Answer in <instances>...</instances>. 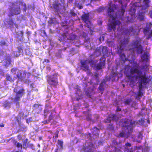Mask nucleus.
<instances>
[{"instance_id":"obj_1","label":"nucleus","mask_w":152,"mask_h":152,"mask_svg":"<svg viewBox=\"0 0 152 152\" xmlns=\"http://www.w3.org/2000/svg\"><path fill=\"white\" fill-rule=\"evenodd\" d=\"M118 2L121 5V8L118 9L117 12H115V10L117 9V6L113 4L112 1L108 4V7L107 10L108 16L109 17L108 24V30L109 31H115L116 29L117 26H119L121 24L120 20H122L125 11L126 6H124L123 5L121 0H118Z\"/></svg>"},{"instance_id":"obj_2","label":"nucleus","mask_w":152,"mask_h":152,"mask_svg":"<svg viewBox=\"0 0 152 152\" xmlns=\"http://www.w3.org/2000/svg\"><path fill=\"white\" fill-rule=\"evenodd\" d=\"M130 72L132 75L135 73L137 74L135 77V78L138 83L139 90L136 98L137 99H140L143 96L142 91H143V88L147 87L146 86L148 85L152 78L150 79L149 77L146 75V73L143 74L141 70L139 69L137 67L131 68Z\"/></svg>"},{"instance_id":"obj_3","label":"nucleus","mask_w":152,"mask_h":152,"mask_svg":"<svg viewBox=\"0 0 152 152\" xmlns=\"http://www.w3.org/2000/svg\"><path fill=\"white\" fill-rule=\"evenodd\" d=\"M20 87L18 86L15 87L13 91L15 93V97L13 98L14 102L16 105L19 106V101L20 99L25 94V90L23 88L19 89Z\"/></svg>"},{"instance_id":"obj_4","label":"nucleus","mask_w":152,"mask_h":152,"mask_svg":"<svg viewBox=\"0 0 152 152\" xmlns=\"http://www.w3.org/2000/svg\"><path fill=\"white\" fill-rule=\"evenodd\" d=\"M47 82L51 87L55 88L58 84V77L57 74L54 73L47 76Z\"/></svg>"},{"instance_id":"obj_5","label":"nucleus","mask_w":152,"mask_h":152,"mask_svg":"<svg viewBox=\"0 0 152 152\" xmlns=\"http://www.w3.org/2000/svg\"><path fill=\"white\" fill-rule=\"evenodd\" d=\"M87 63H89L91 65H94L95 62L93 60L88 59L84 61H81L80 63L81 65V68L86 72L87 75H90L91 73L90 69L89 68V66L87 64Z\"/></svg>"},{"instance_id":"obj_6","label":"nucleus","mask_w":152,"mask_h":152,"mask_svg":"<svg viewBox=\"0 0 152 152\" xmlns=\"http://www.w3.org/2000/svg\"><path fill=\"white\" fill-rule=\"evenodd\" d=\"M20 7L18 5H15V3L12 4V7L9 8V16L10 17L13 16L14 15H18L20 14Z\"/></svg>"},{"instance_id":"obj_7","label":"nucleus","mask_w":152,"mask_h":152,"mask_svg":"<svg viewBox=\"0 0 152 152\" xmlns=\"http://www.w3.org/2000/svg\"><path fill=\"white\" fill-rule=\"evenodd\" d=\"M134 49H136V53L138 54H141L143 52V48L141 44H139L137 46L129 49L128 51L131 52L132 55L131 57L132 59H133L132 56L134 58L135 56Z\"/></svg>"},{"instance_id":"obj_8","label":"nucleus","mask_w":152,"mask_h":152,"mask_svg":"<svg viewBox=\"0 0 152 152\" xmlns=\"http://www.w3.org/2000/svg\"><path fill=\"white\" fill-rule=\"evenodd\" d=\"M52 6L55 11L58 14H61L63 12L62 9L64 7V5L58 2H54L52 4Z\"/></svg>"},{"instance_id":"obj_9","label":"nucleus","mask_w":152,"mask_h":152,"mask_svg":"<svg viewBox=\"0 0 152 152\" xmlns=\"http://www.w3.org/2000/svg\"><path fill=\"white\" fill-rule=\"evenodd\" d=\"M129 39L128 38L124 39L123 40L121 41V44L120 48L118 49L117 53L118 54H121L124 50V47L129 42Z\"/></svg>"},{"instance_id":"obj_10","label":"nucleus","mask_w":152,"mask_h":152,"mask_svg":"<svg viewBox=\"0 0 152 152\" xmlns=\"http://www.w3.org/2000/svg\"><path fill=\"white\" fill-rule=\"evenodd\" d=\"M81 19L85 23L86 26L88 28H90L91 24V22L89 20V15L88 14L85 13L82 15L81 16Z\"/></svg>"},{"instance_id":"obj_11","label":"nucleus","mask_w":152,"mask_h":152,"mask_svg":"<svg viewBox=\"0 0 152 152\" xmlns=\"http://www.w3.org/2000/svg\"><path fill=\"white\" fill-rule=\"evenodd\" d=\"M130 121V119L128 118H122L121 120L120 124L123 128L127 127V129H128L129 126Z\"/></svg>"},{"instance_id":"obj_12","label":"nucleus","mask_w":152,"mask_h":152,"mask_svg":"<svg viewBox=\"0 0 152 152\" xmlns=\"http://www.w3.org/2000/svg\"><path fill=\"white\" fill-rule=\"evenodd\" d=\"M105 58L102 57L100 59L99 63L97 64L95 66V67L97 70H99L102 68V67L105 65Z\"/></svg>"},{"instance_id":"obj_13","label":"nucleus","mask_w":152,"mask_h":152,"mask_svg":"<svg viewBox=\"0 0 152 152\" xmlns=\"http://www.w3.org/2000/svg\"><path fill=\"white\" fill-rule=\"evenodd\" d=\"M26 76V74L25 73H22V72L18 70V71L16 76L18 80L20 81H24L25 78Z\"/></svg>"},{"instance_id":"obj_14","label":"nucleus","mask_w":152,"mask_h":152,"mask_svg":"<svg viewBox=\"0 0 152 152\" xmlns=\"http://www.w3.org/2000/svg\"><path fill=\"white\" fill-rule=\"evenodd\" d=\"M67 34L66 32L63 33L58 38V40L61 42H63V44L64 45L65 42H66L67 40Z\"/></svg>"},{"instance_id":"obj_15","label":"nucleus","mask_w":152,"mask_h":152,"mask_svg":"<svg viewBox=\"0 0 152 152\" xmlns=\"http://www.w3.org/2000/svg\"><path fill=\"white\" fill-rule=\"evenodd\" d=\"M149 2V0H144L143 4L142 6L141 10H145L147 9L150 7Z\"/></svg>"},{"instance_id":"obj_16","label":"nucleus","mask_w":152,"mask_h":152,"mask_svg":"<svg viewBox=\"0 0 152 152\" xmlns=\"http://www.w3.org/2000/svg\"><path fill=\"white\" fill-rule=\"evenodd\" d=\"M117 116L115 114H110L108 115L106 120L107 122L110 123L111 121H116Z\"/></svg>"},{"instance_id":"obj_17","label":"nucleus","mask_w":152,"mask_h":152,"mask_svg":"<svg viewBox=\"0 0 152 152\" xmlns=\"http://www.w3.org/2000/svg\"><path fill=\"white\" fill-rule=\"evenodd\" d=\"M67 34V40H73L75 39L77 37L76 35L72 33H69L68 32H66Z\"/></svg>"},{"instance_id":"obj_18","label":"nucleus","mask_w":152,"mask_h":152,"mask_svg":"<svg viewBox=\"0 0 152 152\" xmlns=\"http://www.w3.org/2000/svg\"><path fill=\"white\" fill-rule=\"evenodd\" d=\"M147 11H145L143 12H139L137 15V18L140 21H144L145 20V14L146 13Z\"/></svg>"},{"instance_id":"obj_19","label":"nucleus","mask_w":152,"mask_h":152,"mask_svg":"<svg viewBox=\"0 0 152 152\" xmlns=\"http://www.w3.org/2000/svg\"><path fill=\"white\" fill-rule=\"evenodd\" d=\"M135 31L134 28L132 26L129 27V28L127 29L125 31L126 34H134Z\"/></svg>"},{"instance_id":"obj_20","label":"nucleus","mask_w":152,"mask_h":152,"mask_svg":"<svg viewBox=\"0 0 152 152\" xmlns=\"http://www.w3.org/2000/svg\"><path fill=\"white\" fill-rule=\"evenodd\" d=\"M99 132V129L96 127H95L92 129L91 133L92 134L94 135L98 136Z\"/></svg>"},{"instance_id":"obj_21","label":"nucleus","mask_w":152,"mask_h":152,"mask_svg":"<svg viewBox=\"0 0 152 152\" xmlns=\"http://www.w3.org/2000/svg\"><path fill=\"white\" fill-rule=\"evenodd\" d=\"M101 50H102L104 56L107 55L108 54V50L107 49V47L101 46Z\"/></svg>"},{"instance_id":"obj_22","label":"nucleus","mask_w":152,"mask_h":152,"mask_svg":"<svg viewBox=\"0 0 152 152\" xmlns=\"http://www.w3.org/2000/svg\"><path fill=\"white\" fill-rule=\"evenodd\" d=\"M63 141L58 140L57 141V144L58 146V148L56 149V150H58V149L62 150L63 148Z\"/></svg>"},{"instance_id":"obj_23","label":"nucleus","mask_w":152,"mask_h":152,"mask_svg":"<svg viewBox=\"0 0 152 152\" xmlns=\"http://www.w3.org/2000/svg\"><path fill=\"white\" fill-rule=\"evenodd\" d=\"M130 123L129 124V127H130V132L132 131L133 129V127H134L135 126V124L136 122L135 121H133L131 119H130Z\"/></svg>"},{"instance_id":"obj_24","label":"nucleus","mask_w":152,"mask_h":152,"mask_svg":"<svg viewBox=\"0 0 152 152\" xmlns=\"http://www.w3.org/2000/svg\"><path fill=\"white\" fill-rule=\"evenodd\" d=\"M17 48L18 50V51H16L14 53V55L16 57L20 55V53H21V51H22V47L21 45L18 46Z\"/></svg>"},{"instance_id":"obj_25","label":"nucleus","mask_w":152,"mask_h":152,"mask_svg":"<svg viewBox=\"0 0 152 152\" xmlns=\"http://www.w3.org/2000/svg\"><path fill=\"white\" fill-rule=\"evenodd\" d=\"M6 79L7 81L11 82H14L15 80L12 77V76L8 74L6 75Z\"/></svg>"},{"instance_id":"obj_26","label":"nucleus","mask_w":152,"mask_h":152,"mask_svg":"<svg viewBox=\"0 0 152 152\" xmlns=\"http://www.w3.org/2000/svg\"><path fill=\"white\" fill-rule=\"evenodd\" d=\"M15 122L17 121L18 123L19 126H20L22 124L21 121V117L20 116L18 115L15 117Z\"/></svg>"},{"instance_id":"obj_27","label":"nucleus","mask_w":152,"mask_h":152,"mask_svg":"<svg viewBox=\"0 0 152 152\" xmlns=\"http://www.w3.org/2000/svg\"><path fill=\"white\" fill-rule=\"evenodd\" d=\"M140 43V42L138 40H134L133 41L131 45L132 46L135 47L138 46L139 44H141Z\"/></svg>"},{"instance_id":"obj_28","label":"nucleus","mask_w":152,"mask_h":152,"mask_svg":"<svg viewBox=\"0 0 152 152\" xmlns=\"http://www.w3.org/2000/svg\"><path fill=\"white\" fill-rule=\"evenodd\" d=\"M15 144L18 149H20V150H21L22 149L23 145L21 143L16 141L15 142Z\"/></svg>"},{"instance_id":"obj_29","label":"nucleus","mask_w":152,"mask_h":152,"mask_svg":"<svg viewBox=\"0 0 152 152\" xmlns=\"http://www.w3.org/2000/svg\"><path fill=\"white\" fill-rule=\"evenodd\" d=\"M41 106V105L35 104L33 105V106L35 107V109H38L39 112H40L42 109V108L40 107Z\"/></svg>"},{"instance_id":"obj_30","label":"nucleus","mask_w":152,"mask_h":152,"mask_svg":"<svg viewBox=\"0 0 152 152\" xmlns=\"http://www.w3.org/2000/svg\"><path fill=\"white\" fill-rule=\"evenodd\" d=\"M149 66V65H148L147 64L141 66V70L145 71H148L149 69V68L148 67Z\"/></svg>"},{"instance_id":"obj_31","label":"nucleus","mask_w":152,"mask_h":152,"mask_svg":"<svg viewBox=\"0 0 152 152\" xmlns=\"http://www.w3.org/2000/svg\"><path fill=\"white\" fill-rule=\"evenodd\" d=\"M101 46H100L99 47L97 48L95 50V53L97 55H101Z\"/></svg>"},{"instance_id":"obj_32","label":"nucleus","mask_w":152,"mask_h":152,"mask_svg":"<svg viewBox=\"0 0 152 152\" xmlns=\"http://www.w3.org/2000/svg\"><path fill=\"white\" fill-rule=\"evenodd\" d=\"M100 92H102L101 93V94L103 93V92L104 91V85L103 83H102L99 85V86L98 88Z\"/></svg>"},{"instance_id":"obj_33","label":"nucleus","mask_w":152,"mask_h":152,"mask_svg":"<svg viewBox=\"0 0 152 152\" xmlns=\"http://www.w3.org/2000/svg\"><path fill=\"white\" fill-rule=\"evenodd\" d=\"M8 25L11 26H13V25H16V23H14L12 19H10L9 21L7 22Z\"/></svg>"},{"instance_id":"obj_34","label":"nucleus","mask_w":152,"mask_h":152,"mask_svg":"<svg viewBox=\"0 0 152 152\" xmlns=\"http://www.w3.org/2000/svg\"><path fill=\"white\" fill-rule=\"evenodd\" d=\"M11 104V102H6L4 103L3 106L4 107L9 108L10 107Z\"/></svg>"},{"instance_id":"obj_35","label":"nucleus","mask_w":152,"mask_h":152,"mask_svg":"<svg viewBox=\"0 0 152 152\" xmlns=\"http://www.w3.org/2000/svg\"><path fill=\"white\" fill-rule=\"evenodd\" d=\"M28 141V139L27 138L25 140L23 141V144L22 145L23 148L24 149H26L27 148L26 146V144Z\"/></svg>"},{"instance_id":"obj_36","label":"nucleus","mask_w":152,"mask_h":152,"mask_svg":"<svg viewBox=\"0 0 152 152\" xmlns=\"http://www.w3.org/2000/svg\"><path fill=\"white\" fill-rule=\"evenodd\" d=\"M62 50H59L58 51V53L56 54L55 56L57 58H61V53Z\"/></svg>"},{"instance_id":"obj_37","label":"nucleus","mask_w":152,"mask_h":152,"mask_svg":"<svg viewBox=\"0 0 152 152\" xmlns=\"http://www.w3.org/2000/svg\"><path fill=\"white\" fill-rule=\"evenodd\" d=\"M17 70V68H13L11 69V71L12 74L15 75L16 74V72Z\"/></svg>"},{"instance_id":"obj_38","label":"nucleus","mask_w":152,"mask_h":152,"mask_svg":"<svg viewBox=\"0 0 152 152\" xmlns=\"http://www.w3.org/2000/svg\"><path fill=\"white\" fill-rule=\"evenodd\" d=\"M0 46H7V45L5 41L2 40L0 42Z\"/></svg>"},{"instance_id":"obj_39","label":"nucleus","mask_w":152,"mask_h":152,"mask_svg":"<svg viewBox=\"0 0 152 152\" xmlns=\"http://www.w3.org/2000/svg\"><path fill=\"white\" fill-rule=\"evenodd\" d=\"M148 56L147 54L146 53H144L143 55L141 56V57L144 58V59L143 60V61H147L148 60V58L147 57Z\"/></svg>"},{"instance_id":"obj_40","label":"nucleus","mask_w":152,"mask_h":152,"mask_svg":"<svg viewBox=\"0 0 152 152\" xmlns=\"http://www.w3.org/2000/svg\"><path fill=\"white\" fill-rule=\"evenodd\" d=\"M41 35L43 37H47V34L45 30H42L41 32Z\"/></svg>"},{"instance_id":"obj_41","label":"nucleus","mask_w":152,"mask_h":152,"mask_svg":"<svg viewBox=\"0 0 152 152\" xmlns=\"http://www.w3.org/2000/svg\"><path fill=\"white\" fill-rule=\"evenodd\" d=\"M120 58L123 61H124V59H125V56L124 53H121V54H119Z\"/></svg>"},{"instance_id":"obj_42","label":"nucleus","mask_w":152,"mask_h":152,"mask_svg":"<svg viewBox=\"0 0 152 152\" xmlns=\"http://www.w3.org/2000/svg\"><path fill=\"white\" fill-rule=\"evenodd\" d=\"M77 7H78L79 9H82L83 8V6L82 4L78 3L76 4Z\"/></svg>"},{"instance_id":"obj_43","label":"nucleus","mask_w":152,"mask_h":152,"mask_svg":"<svg viewBox=\"0 0 152 152\" xmlns=\"http://www.w3.org/2000/svg\"><path fill=\"white\" fill-rule=\"evenodd\" d=\"M55 18H52L50 19L49 22L51 24L54 23H55V21L56 20Z\"/></svg>"},{"instance_id":"obj_44","label":"nucleus","mask_w":152,"mask_h":152,"mask_svg":"<svg viewBox=\"0 0 152 152\" xmlns=\"http://www.w3.org/2000/svg\"><path fill=\"white\" fill-rule=\"evenodd\" d=\"M59 132V131L57 130L54 133L55 136L53 137V138L55 137L56 139H57L58 137V134Z\"/></svg>"},{"instance_id":"obj_45","label":"nucleus","mask_w":152,"mask_h":152,"mask_svg":"<svg viewBox=\"0 0 152 152\" xmlns=\"http://www.w3.org/2000/svg\"><path fill=\"white\" fill-rule=\"evenodd\" d=\"M149 29L148 28H144L143 29V32L145 35L146 34V33L148 32L149 31Z\"/></svg>"},{"instance_id":"obj_46","label":"nucleus","mask_w":152,"mask_h":152,"mask_svg":"<svg viewBox=\"0 0 152 152\" xmlns=\"http://www.w3.org/2000/svg\"><path fill=\"white\" fill-rule=\"evenodd\" d=\"M104 8L103 7L99 8L97 10V11L99 12H102L103 11Z\"/></svg>"},{"instance_id":"obj_47","label":"nucleus","mask_w":152,"mask_h":152,"mask_svg":"<svg viewBox=\"0 0 152 152\" xmlns=\"http://www.w3.org/2000/svg\"><path fill=\"white\" fill-rule=\"evenodd\" d=\"M131 100L130 99H127L124 102V103L125 104H129L130 103Z\"/></svg>"},{"instance_id":"obj_48","label":"nucleus","mask_w":152,"mask_h":152,"mask_svg":"<svg viewBox=\"0 0 152 152\" xmlns=\"http://www.w3.org/2000/svg\"><path fill=\"white\" fill-rule=\"evenodd\" d=\"M70 15H72V16L75 17L77 16V14L75 13L74 11H71L70 12Z\"/></svg>"},{"instance_id":"obj_49","label":"nucleus","mask_w":152,"mask_h":152,"mask_svg":"<svg viewBox=\"0 0 152 152\" xmlns=\"http://www.w3.org/2000/svg\"><path fill=\"white\" fill-rule=\"evenodd\" d=\"M86 119L88 121H91V115L88 114L86 117Z\"/></svg>"},{"instance_id":"obj_50","label":"nucleus","mask_w":152,"mask_h":152,"mask_svg":"<svg viewBox=\"0 0 152 152\" xmlns=\"http://www.w3.org/2000/svg\"><path fill=\"white\" fill-rule=\"evenodd\" d=\"M53 118V116L52 113H51L49 115L48 118V120L50 121V120H52Z\"/></svg>"},{"instance_id":"obj_51","label":"nucleus","mask_w":152,"mask_h":152,"mask_svg":"<svg viewBox=\"0 0 152 152\" xmlns=\"http://www.w3.org/2000/svg\"><path fill=\"white\" fill-rule=\"evenodd\" d=\"M151 37H152V32H151L148 34V36L146 37V39L147 40H148Z\"/></svg>"},{"instance_id":"obj_52","label":"nucleus","mask_w":152,"mask_h":152,"mask_svg":"<svg viewBox=\"0 0 152 152\" xmlns=\"http://www.w3.org/2000/svg\"><path fill=\"white\" fill-rule=\"evenodd\" d=\"M119 136L121 137H125V133L123 132H121L120 133Z\"/></svg>"},{"instance_id":"obj_53","label":"nucleus","mask_w":152,"mask_h":152,"mask_svg":"<svg viewBox=\"0 0 152 152\" xmlns=\"http://www.w3.org/2000/svg\"><path fill=\"white\" fill-rule=\"evenodd\" d=\"M112 143L114 145H117L118 144V142L116 141L115 139H114L112 141Z\"/></svg>"},{"instance_id":"obj_54","label":"nucleus","mask_w":152,"mask_h":152,"mask_svg":"<svg viewBox=\"0 0 152 152\" xmlns=\"http://www.w3.org/2000/svg\"><path fill=\"white\" fill-rule=\"evenodd\" d=\"M138 122L140 123L143 124L144 122V120L143 119H141L140 120L138 121Z\"/></svg>"},{"instance_id":"obj_55","label":"nucleus","mask_w":152,"mask_h":152,"mask_svg":"<svg viewBox=\"0 0 152 152\" xmlns=\"http://www.w3.org/2000/svg\"><path fill=\"white\" fill-rule=\"evenodd\" d=\"M125 145L126 147H130L131 146V144L129 142H127L126 143Z\"/></svg>"},{"instance_id":"obj_56","label":"nucleus","mask_w":152,"mask_h":152,"mask_svg":"<svg viewBox=\"0 0 152 152\" xmlns=\"http://www.w3.org/2000/svg\"><path fill=\"white\" fill-rule=\"evenodd\" d=\"M49 121H50L49 120H48V121L45 120L44 121H43L42 122V123H43L44 124H48Z\"/></svg>"},{"instance_id":"obj_57","label":"nucleus","mask_w":152,"mask_h":152,"mask_svg":"<svg viewBox=\"0 0 152 152\" xmlns=\"http://www.w3.org/2000/svg\"><path fill=\"white\" fill-rule=\"evenodd\" d=\"M116 110L117 112L120 111L121 110V109L118 106Z\"/></svg>"},{"instance_id":"obj_58","label":"nucleus","mask_w":152,"mask_h":152,"mask_svg":"<svg viewBox=\"0 0 152 152\" xmlns=\"http://www.w3.org/2000/svg\"><path fill=\"white\" fill-rule=\"evenodd\" d=\"M92 151V149L91 148H90L88 149V150H85V152H91Z\"/></svg>"},{"instance_id":"obj_59","label":"nucleus","mask_w":152,"mask_h":152,"mask_svg":"<svg viewBox=\"0 0 152 152\" xmlns=\"http://www.w3.org/2000/svg\"><path fill=\"white\" fill-rule=\"evenodd\" d=\"M149 14L150 17L152 18V10L150 11Z\"/></svg>"},{"instance_id":"obj_60","label":"nucleus","mask_w":152,"mask_h":152,"mask_svg":"<svg viewBox=\"0 0 152 152\" xmlns=\"http://www.w3.org/2000/svg\"><path fill=\"white\" fill-rule=\"evenodd\" d=\"M50 61L49 59H45L44 60V61L43 62V63H44V62H46L47 63H49V62Z\"/></svg>"},{"instance_id":"obj_61","label":"nucleus","mask_w":152,"mask_h":152,"mask_svg":"<svg viewBox=\"0 0 152 152\" xmlns=\"http://www.w3.org/2000/svg\"><path fill=\"white\" fill-rule=\"evenodd\" d=\"M49 111V110H48L47 109H45L44 110V113H47Z\"/></svg>"},{"instance_id":"obj_62","label":"nucleus","mask_w":152,"mask_h":152,"mask_svg":"<svg viewBox=\"0 0 152 152\" xmlns=\"http://www.w3.org/2000/svg\"><path fill=\"white\" fill-rule=\"evenodd\" d=\"M94 75L96 77H98L99 76V74L97 73H94Z\"/></svg>"},{"instance_id":"obj_63","label":"nucleus","mask_w":152,"mask_h":152,"mask_svg":"<svg viewBox=\"0 0 152 152\" xmlns=\"http://www.w3.org/2000/svg\"><path fill=\"white\" fill-rule=\"evenodd\" d=\"M102 20H100L98 21V23L99 25H102Z\"/></svg>"},{"instance_id":"obj_64","label":"nucleus","mask_w":152,"mask_h":152,"mask_svg":"<svg viewBox=\"0 0 152 152\" xmlns=\"http://www.w3.org/2000/svg\"><path fill=\"white\" fill-rule=\"evenodd\" d=\"M118 75L117 73H114L113 74V77H115Z\"/></svg>"}]
</instances>
